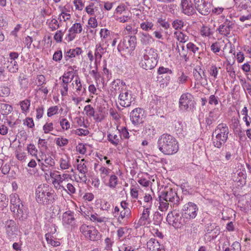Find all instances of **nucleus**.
I'll return each mask as SVG.
<instances>
[{"label":"nucleus","instance_id":"1","mask_svg":"<svg viewBox=\"0 0 251 251\" xmlns=\"http://www.w3.org/2000/svg\"><path fill=\"white\" fill-rule=\"evenodd\" d=\"M159 151L165 155H172L178 151V143L176 139L169 134H163L157 142Z\"/></svg>","mask_w":251,"mask_h":251},{"label":"nucleus","instance_id":"2","mask_svg":"<svg viewBox=\"0 0 251 251\" xmlns=\"http://www.w3.org/2000/svg\"><path fill=\"white\" fill-rule=\"evenodd\" d=\"M55 194L53 190L47 184H41L35 191V199L40 204L48 205L55 201Z\"/></svg>","mask_w":251,"mask_h":251},{"label":"nucleus","instance_id":"3","mask_svg":"<svg viewBox=\"0 0 251 251\" xmlns=\"http://www.w3.org/2000/svg\"><path fill=\"white\" fill-rule=\"evenodd\" d=\"M229 133L228 127L226 124H219L213 132V144L214 147L220 149L227 141Z\"/></svg>","mask_w":251,"mask_h":251},{"label":"nucleus","instance_id":"4","mask_svg":"<svg viewBox=\"0 0 251 251\" xmlns=\"http://www.w3.org/2000/svg\"><path fill=\"white\" fill-rule=\"evenodd\" d=\"M166 220L169 225L176 228H180L187 223L183 214L176 210L172 211L168 214Z\"/></svg>","mask_w":251,"mask_h":251},{"label":"nucleus","instance_id":"5","mask_svg":"<svg viewBox=\"0 0 251 251\" xmlns=\"http://www.w3.org/2000/svg\"><path fill=\"white\" fill-rule=\"evenodd\" d=\"M135 100L131 91L121 88L118 96V102L121 106L128 107L134 103Z\"/></svg>","mask_w":251,"mask_h":251},{"label":"nucleus","instance_id":"6","mask_svg":"<svg viewBox=\"0 0 251 251\" xmlns=\"http://www.w3.org/2000/svg\"><path fill=\"white\" fill-rule=\"evenodd\" d=\"M151 51V49L147 48L144 50L143 52V58H142L140 65L143 69L148 70H151L155 67L157 64V62L154 57H150L149 54Z\"/></svg>","mask_w":251,"mask_h":251},{"label":"nucleus","instance_id":"7","mask_svg":"<svg viewBox=\"0 0 251 251\" xmlns=\"http://www.w3.org/2000/svg\"><path fill=\"white\" fill-rule=\"evenodd\" d=\"M160 199L161 200L169 201L174 204L178 205L179 201V198L176 192L172 188H169L165 191L161 192Z\"/></svg>","mask_w":251,"mask_h":251},{"label":"nucleus","instance_id":"8","mask_svg":"<svg viewBox=\"0 0 251 251\" xmlns=\"http://www.w3.org/2000/svg\"><path fill=\"white\" fill-rule=\"evenodd\" d=\"M136 37L135 36H126L118 46V50L121 51L128 49L133 50L135 48L136 44Z\"/></svg>","mask_w":251,"mask_h":251},{"label":"nucleus","instance_id":"9","mask_svg":"<svg viewBox=\"0 0 251 251\" xmlns=\"http://www.w3.org/2000/svg\"><path fill=\"white\" fill-rule=\"evenodd\" d=\"M183 210L182 214L188 222L196 217L198 208L196 204L189 202L184 205Z\"/></svg>","mask_w":251,"mask_h":251},{"label":"nucleus","instance_id":"10","mask_svg":"<svg viewBox=\"0 0 251 251\" xmlns=\"http://www.w3.org/2000/svg\"><path fill=\"white\" fill-rule=\"evenodd\" d=\"M6 236L10 241H13L17 238L18 227L15 221L12 220H8L5 224Z\"/></svg>","mask_w":251,"mask_h":251},{"label":"nucleus","instance_id":"11","mask_svg":"<svg viewBox=\"0 0 251 251\" xmlns=\"http://www.w3.org/2000/svg\"><path fill=\"white\" fill-rule=\"evenodd\" d=\"M85 11L89 15H94L98 19L101 20L103 18V12L100 5L91 3L85 7Z\"/></svg>","mask_w":251,"mask_h":251},{"label":"nucleus","instance_id":"12","mask_svg":"<svg viewBox=\"0 0 251 251\" xmlns=\"http://www.w3.org/2000/svg\"><path fill=\"white\" fill-rule=\"evenodd\" d=\"M234 25V21L228 19H226L223 23L217 28V30L221 35L227 37L230 34Z\"/></svg>","mask_w":251,"mask_h":251},{"label":"nucleus","instance_id":"13","mask_svg":"<svg viewBox=\"0 0 251 251\" xmlns=\"http://www.w3.org/2000/svg\"><path fill=\"white\" fill-rule=\"evenodd\" d=\"M144 111L141 108H137L133 110L130 114V120L134 125L143 122Z\"/></svg>","mask_w":251,"mask_h":251},{"label":"nucleus","instance_id":"14","mask_svg":"<svg viewBox=\"0 0 251 251\" xmlns=\"http://www.w3.org/2000/svg\"><path fill=\"white\" fill-rule=\"evenodd\" d=\"M192 96L189 93L183 94L179 101V107L183 110H187L192 102Z\"/></svg>","mask_w":251,"mask_h":251},{"label":"nucleus","instance_id":"15","mask_svg":"<svg viewBox=\"0 0 251 251\" xmlns=\"http://www.w3.org/2000/svg\"><path fill=\"white\" fill-rule=\"evenodd\" d=\"M77 169L81 174V176H79L80 180L83 181H86L87 180L86 174L88 172V169L84 159L80 160L77 165Z\"/></svg>","mask_w":251,"mask_h":251},{"label":"nucleus","instance_id":"16","mask_svg":"<svg viewBox=\"0 0 251 251\" xmlns=\"http://www.w3.org/2000/svg\"><path fill=\"white\" fill-rule=\"evenodd\" d=\"M147 245L148 251H165L163 246L155 239L151 238Z\"/></svg>","mask_w":251,"mask_h":251},{"label":"nucleus","instance_id":"17","mask_svg":"<svg viewBox=\"0 0 251 251\" xmlns=\"http://www.w3.org/2000/svg\"><path fill=\"white\" fill-rule=\"evenodd\" d=\"M181 6L183 12L187 15H192L195 13L192 3L189 0H182Z\"/></svg>","mask_w":251,"mask_h":251},{"label":"nucleus","instance_id":"18","mask_svg":"<svg viewBox=\"0 0 251 251\" xmlns=\"http://www.w3.org/2000/svg\"><path fill=\"white\" fill-rule=\"evenodd\" d=\"M62 222L64 225L73 226L75 224L74 212L69 210L64 212L62 216Z\"/></svg>","mask_w":251,"mask_h":251},{"label":"nucleus","instance_id":"19","mask_svg":"<svg viewBox=\"0 0 251 251\" xmlns=\"http://www.w3.org/2000/svg\"><path fill=\"white\" fill-rule=\"evenodd\" d=\"M51 178H53L52 184L55 186L56 184L62 183L64 181H68L69 179H71V176L68 174H63L61 175L50 174Z\"/></svg>","mask_w":251,"mask_h":251},{"label":"nucleus","instance_id":"20","mask_svg":"<svg viewBox=\"0 0 251 251\" xmlns=\"http://www.w3.org/2000/svg\"><path fill=\"white\" fill-rule=\"evenodd\" d=\"M211 4L210 2H204L201 4L196 9L203 15H208L211 11Z\"/></svg>","mask_w":251,"mask_h":251},{"label":"nucleus","instance_id":"21","mask_svg":"<svg viewBox=\"0 0 251 251\" xmlns=\"http://www.w3.org/2000/svg\"><path fill=\"white\" fill-rule=\"evenodd\" d=\"M82 52V50L80 48H76L74 49H70L65 53L64 58L66 61L69 59L75 57L76 55L80 54Z\"/></svg>","mask_w":251,"mask_h":251},{"label":"nucleus","instance_id":"22","mask_svg":"<svg viewBox=\"0 0 251 251\" xmlns=\"http://www.w3.org/2000/svg\"><path fill=\"white\" fill-rule=\"evenodd\" d=\"M230 127L233 130L235 134H238L242 133L241 125L239 120L235 117L231 119V124Z\"/></svg>","mask_w":251,"mask_h":251},{"label":"nucleus","instance_id":"23","mask_svg":"<svg viewBox=\"0 0 251 251\" xmlns=\"http://www.w3.org/2000/svg\"><path fill=\"white\" fill-rule=\"evenodd\" d=\"M86 238L89 239L91 241H97L100 239V235L95 227L93 226V227L91 228V230Z\"/></svg>","mask_w":251,"mask_h":251},{"label":"nucleus","instance_id":"24","mask_svg":"<svg viewBox=\"0 0 251 251\" xmlns=\"http://www.w3.org/2000/svg\"><path fill=\"white\" fill-rule=\"evenodd\" d=\"M215 148L212 149L209 152V157L210 160L213 161H219L222 157L219 150H215Z\"/></svg>","mask_w":251,"mask_h":251},{"label":"nucleus","instance_id":"25","mask_svg":"<svg viewBox=\"0 0 251 251\" xmlns=\"http://www.w3.org/2000/svg\"><path fill=\"white\" fill-rule=\"evenodd\" d=\"M150 209L147 208L144 209L142 216L138 221V224L143 226L146 224V222L149 219Z\"/></svg>","mask_w":251,"mask_h":251},{"label":"nucleus","instance_id":"26","mask_svg":"<svg viewBox=\"0 0 251 251\" xmlns=\"http://www.w3.org/2000/svg\"><path fill=\"white\" fill-rule=\"evenodd\" d=\"M23 207L24 205L21 202V204H17V205H15L14 206H10V209L14 213L17 215V217L19 219H20L23 217Z\"/></svg>","mask_w":251,"mask_h":251},{"label":"nucleus","instance_id":"27","mask_svg":"<svg viewBox=\"0 0 251 251\" xmlns=\"http://www.w3.org/2000/svg\"><path fill=\"white\" fill-rule=\"evenodd\" d=\"M217 116L216 114H215L213 110L209 112L208 114V116L206 117L205 119L206 127L207 128H210L213 123L215 121Z\"/></svg>","mask_w":251,"mask_h":251},{"label":"nucleus","instance_id":"28","mask_svg":"<svg viewBox=\"0 0 251 251\" xmlns=\"http://www.w3.org/2000/svg\"><path fill=\"white\" fill-rule=\"evenodd\" d=\"M12 107L8 104L0 103V112L2 115L6 116L11 112Z\"/></svg>","mask_w":251,"mask_h":251},{"label":"nucleus","instance_id":"29","mask_svg":"<svg viewBox=\"0 0 251 251\" xmlns=\"http://www.w3.org/2000/svg\"><path fill=\"white\" fill-rule=\"evenodd\" d=\"M174 34L177 40L179 42V45H180V43H184L189 40V36L182 32L176 31L174 33Z\"/></svg>","mask_w":251,"mask_h":251},{"label":"nucleus","instance_id":"30","mask_svg":"<svg viewBox=\"0 0 251 251\" xmlns=\"http://www.w3.org/2000/svg\"><path fill=\"white\" fill-rule=\"evenodd\" d=\"M104 52V48L101 46L100 44H98L96 46L95 50V61L98 59H101L102 55Z\"/></svg>","mask_w":251,"mask_h":251},{"label":"nucleus","instance_id":"31","mask_svg":"<svg viewBox=\"0 0 251 251\" xmlns=\"http://www.w3.org/2000/svg\"><path fill=\"white\" fill-rule=\"evenodd\" d=\"M42 155L40 156L41 159L37 157V159L39 162H40L41 160H44L45 162L50 166H53L55 165V162L53 160V159L50 156H47L46 154H44L43 152H42Z\"/></svg>","mask_w":251,"mask_h":251},{"label":"nucleus","instance_id":"32","mask_svg":"<svg viewBox=\"0 0 251 251\" xmlns=\"http://www.w3.org/2000/svg\"><path fill=\"white\" fill-rule=\"evenodd\" d=\"M7 68L8 71L12 73H15L19 70V66L16 61H8Z\"/></svg>","mask_w":251,"mask_h":251},{"label":"nucleus","instance_id":"33","mask_svg":"<svg viewBox=\"0 0 251 251\" xmlns=\"http://www.w3.org/2000/svg\"><path fill=\"white\" fill-rule=\"evenodd\" d=\"M112 88L114 89L115 91H117L119 90V91L121 90L120 89V87L122 86H126V83L124 82L123 80L120 79H117L114 80V81L112 82Z\"/></svg>","mask_w":251,"mask_h":251},{"label":"nucleus","instance_id":"34","mask_svg":"<svg viewBox=\"0 0 251 251\" xmlns=\"http://www.w3.org/2000/svg\"><path fill=\"white\" fill-rule=\"evenodd\" d=\"M131 216V210L130 209H125L120 212V214L118 218V221L121 222L124 219H128Z\"/></svg>","mask_w":251,"mask_h":251},{"label":"nucleus","instance_id":"35","mask_svg":"<svg viewBox=\"0 0 251 251\" xmlns=\"http://www.w3.org/2000/svg\"><path fill=\"white\" fill-rule=\"evenodd\" d=\"M107 137L108 141L114 146H117L119 144L121 138L117 135L112 133H109Z\"/></svg>","mask_w":251,"mask_h":251},{"label":"nucleus","instance_id":"36","mask_svg":"<svg viewBox=\"0 0 251 251\" xmlns=\"http://www.w3.org/2000/svg\"><path fill=\"white\" fill-rule=\"evenodd\" d=\"M152 40V37L148 33H142L140 41L144 45H147L151 43Z\"/></svg>","mask_w":251,"mask_h":251},{"label":"nucleus","instance_id":"37","mask_svg":"<svg viewBox=\"0 0 251 251\" xmlns=\"http://www.w3.org/2000/svg\"><path fill=\"white\" fill-rule=\"evenodd\" d=\"M74 77L73 73L72 71H69L64 74L60 79H62V82L64 83H69L70 82Z\"/></svg>","mask_w":251,"mask_h":251},{"label":"nucleus","instance_id":"38","mask_svg":"<svg viewBox=\"0 0 251 251\" xmlns=\"http://www.w3.org/2000/svg\"><path fill=\"white\" fill-rule=\"evenodd\" d=\"M10 206H14L17 204H21V200L19 198V195L16 193L12 194L10 196Z\"/></svg>","mask_w":251,"mask_h":251},{"label":"nucleus","instance_id":"39","mask_svg":"<svg viewBox=\"0 0 251 251\" xmlns=\"http://www.w3.org/2000/svg\"><path fill=\"white\" fill-rule=\"evenodd\" d=\"M157 201H159V209L162 211H166L169 207V203L168 202L169 201H165V200H161L160 199V195H159L158 199H156Z\"/></svg>","mask_w":251,"mask_h":251},{"label":"nucleus","instance_id":"40","mask_svg":"<svg viewBox=\"0 0 251 251\" xmlns=\"http://www.w3.org/2000/svg\"><path fill=\"white\" fill-rule=\"evenodd\" d=\"M8 203V199L6 195L0 193V210H3L7 207Z\"/></svg>","mask_w":251,"mask_h":251},{"label":"nucleus","instance_id":"41","mask_svg":"<svg viewBox=\"0 0 251 251\" xmlns=\"http://www.w3.org/2000/svg\"><path fill=\"white\" fill-rule=\"evenodd\" d=\"M82 31V27L80 23H76L69 29V31H73L75 34L80 33Z\"/></svg>","mask_w":251,"mask_h":251},{"label":"nucleus","instance_id":"42","mask_svg":"<svg viewBox=\"0 0 251 251\" xmlns=\"http://www.w3.org/2000/svg\"><path fill=\"white\" fill-rule=\"evenodd\" d=\"M60 166L63 170L68 169L71 166L69 158L67 157L61 158L60 160Z\"/></svg>","mask_w":251,"mask_h":251},{"label":"nucleus","instance_id":"43","mask_svg":"<svg viewBox=\"0 0 251 251\" xmlns=\"http://www.w3.org/2000/svg\"><path fill=\"white\" fill-rule=\"evenodd\" d=\"M153 24L152 22L146 21L140 24V27L143 30L148 31L152 29Z\"/></svg>","mask_w":251,"mask_h":251},{"label":"nucleus","instance_id":"44","mask_svg":"<svg viewBox=\"0 0 251 251\" xmlns=\"http://www.w3.org/2000/svg\"><path fill=\"white\" fill-rule=\"evenodd\" d=\"M172 26L175 29H180L184 26V22L182 20L176 19L173 21Z\"/></svg>","mask_w":251,"mask_h":251},{"label":"nucleus","instance_id":"45","mask_svg":"<svg viewBox=\"0 0 251 251\" xmlns=\"http://www.w3.org/2000/svg\"><path fill=\"white\" fill-rule=\"evenodd\" d=\"M117 184L118 177L115 175H111L110 176V178L109 180L108 186L111 188H114L116 187Z\"/></svg>","mask_w":251,"mask_h":251},{"label":"nucleus","instance_id":"46","mask_svg":"<svg viewBox=\"0 0 251 251\" xmlns=\"http://www.w3.org/2000/svg\"><path fill=\"white\" fill-rule=\"evenodd\" d=\"M224 251H241V245L238 242H234L230 248H226Z\"/></svg>","mask_w":251,"mask_h":251},{"label":"nucleus","instance_id":"47","mask_svg":"<svg viewBox=\"0 0 251 251\" xmlns=\"http://www.w3.org/2000/svg\"><path fill=\"white\" fill-rule=\"evenodd\" d=\"M201 35L202 36H209L212 34V32L209 27L203 25L201 30Z\"/></svg>","mask_w":251,"mask_h":251},{"label":"nucleus","instance_id":"48","mask_svg":"<svg viewBox=\"0 0 251 251\" xmlns=\"http://www.w3.org/2000/svg\"><path fill=\"white\" fill-rule=\"evenodd\" d=\"M181 51H180L179 49V45L177 44L176 48V49L178 50V52H179V55L184 58L185 60L186 61L188 58L187 57V53L186 50L185 49V47L183 45L181 46Z\"/></svg>","mask_w":251,"mask_h":251},{"label":"nucleus","instance_id":"49","mask_svg":"<svg viewBox=\"0 0 251 251\" xmlns=\"http://www.w3.org/2000/svg\"><path fill=\"white\" fill-rule=\"evenodd\" d=\"M208 72L210 75L213 77L215 79L217 78L218 74V69L215 65H212L208 70Z\"/></svg>","mask_w":251,"mask_h":251},{"label":"nucleus","instance_id":"50","mask_svg":"<svg viewBox=\"0 0 251 251\" xmlns=\"http://www.w3.org/2000/svg\"><path fill=\"white\" fill-rule=\"evenodd\" d=\"M93 227L92 226H87L85 224L82 225L79 228L80 231L86 237L91 230V228Z\"/></svg>","mask_w":251,"mask_h":251},{"label":"nucleus","instance_id":"51","mask_svg":"<svg viewBox=\"0 0 251 251\" xmlns=\"http://www.w3.org/2000/svg\"><path fill=\"white\" fill-rule=\"evenodd\" d=\"M56 144L59 147H63L68 144L69 141L67 139L63 137H58L55 139Z\"/></svg>","mask_w":251,"mask_h":251},{"label":"nucleus","instance_id":"52","mask_svg":"<svg viewBox=\"0 0 251 251\" xmlns=\"http://www.w3.org/2000/svg\"><path fill=\"white\" fill-rule=\"evenodd\" d=\"M187 49L194 53H196L199 50V47L192 42H189L186 45Z\"/></svg>","mask_w":251,"mask_h":251},{"label":"nucleus","instance_id":"53","mask_svg":"<svg viewBox=\"0 0 251 251\" xmlns=\"http://www.w3.org/2000/svg\"><path fill=\"white\" fill-rule=\"evenodd\" d=\"M30 104V101L28 100H25L21 102L20 105L22 110L24 112L27 111Z\"/></svg>","mask_w":251,"mask_h":251},{"label":"nucleus","instance_id":"54","mask_svg":"<svg viewBox=\"0 0 251 251\" xmlns=\"http://www.w3.org/2000/svg\"><path fill=\"white\" fill-rule=\"evenodd\" d=\"M145 134L150 137H152L155 134V130L153 126H149L145 128Z\"/></svg>","mask_w":251,"mask_h":251},{"label":"nucleus","instance_id":"55","mask_svg":"<svg viewBox=\"0 0 251 251\" xmlns=\"http://www.w3.org/2000/svg\"><path fill=\"white\" fill-rule=\"evenodd\" d=\"M59 24L55 19H52L49 23V27L51 31L55 30L59 27Z\"/></svg>","mask_w":251,"mask_h":251},{"label":"nucleus","instance_id":"56","mask_svg":"<svg viewBox=\"0 0 251 251\" xmlns=\"http://www.w3.org/2000/svg\"><path fill=\"white\" fill-rule=\"evenodd\" d=\"M84 110L85 111L86 114L91 117L94 116L95 109L91 105H87L85 106Z\"/></svg>","mask_w":251,"mask_h":251},{"label":"nucleus","instance_id":"57","mask_svg":"<svg viewBox=\"0 0 251 251\" xmlns=\"http://www.w3.org/2000/svg\"><path fill=\"white\" fill-rule=\"evenodd\" d=\"M119 133H121L120 138L122 137L125 139H128L130 137L126 127H123L121 129H119Z\"/></svg>","mask_w":251,"mask_h":251},{"label":"nucleus","instance_id":"58","mask_svg":"<svg viewBox=\"0 0 251 251\" xmlns=\"http://www.w3.org/2000/svg\"><path fill=\"white\" fill-rule=\"evenodd\" d=\"M66 11V8L65 7L61 8V13L59 15V19L61 18V16H62V18L63 19L64 21H66L67 20H69L71 18V15L69 13L65 12Z\"/></svg>","mask_w":251,"mask_h":251},{"label":"nucleus","instance_id":"59","mask_svg":"<svg viewBox=\"0 0 251 251\" xmlns=\"http://www.w3.org/2000/svg\"><path fill=\"white\" fill-rule=\"evenodd\" d=\"M58 110V107L57 106H54L50 107L48 110L47 115L49 117L55 115L57 113Z\"/></svg>","mask_w":251,"mask_h":251},{"label":"nucleus","instance_id":"60","mask_svg":"<svg viewBox=\"0 0 251 251\" xmlns=\"http://www.w3.org/2000/svg\"><path fill=\"white\" fill-rule=\"evenodd\" d=\"M60 125L64 130H68L70 126L69 122L65 118L62 119L60 121Z\"/></svg>","mask_w":251,"mask_h":251},{"label":"nucleus","instance_id":"61","mask_svg":"<svg viewBox=\"0 0 251 251\" xmlns=\"http://www.w3.org/2000/svg\"><path fill=\"white\" fill-rule=\"evenodd\" d=\"M211 50L215 53H217L220 51L221 50V45L220 43L218 42H216L213 43L211 45Z\"/></svg>","mask_w":251,"mask_h":251},{"label":"nucleus","instance_id":"62","mask_svg":"<svg viewBox=\"0 0 251 251\" xmlns=\"http://www.w3.org/2000/svg\"><path fill=\"white\" fill-rule=\"evenodd\" d=\"M64 34V32H62V30H58L56 31L55 34L54 35V39L57 43H60L62 41V37Z\"/></svg>","mask_w":251,"mask_h":251},{"label":"nucleus","instance_id":"63","mask_svg":"<svg viewBox=\"0 0 251 251\" xmlns=\"http://www.w3.org/2000/svg\"><path fill=\"white\" fill-rule=\"evenodd\" d=\"M27 150L31 155L37 157V150L34 145L29 144L27 147Z\"/></svg>","mask_w":251,"mask_h":251},{"label":"nucleus","instance_id":"64","mask_svg":"<svg viewBox=\"0 0 251 251\" xmlns=\"http://www.w3.org/2000/svg\"><path fill=\"white\" fill-rule=\"evenodd\" d=\"M157 73L159 75H162L164 74H172V71L168 68H165L163 66H161L158 68Z\"/></svg>","mask_w":251,"mask_h":251}]
</instances>
